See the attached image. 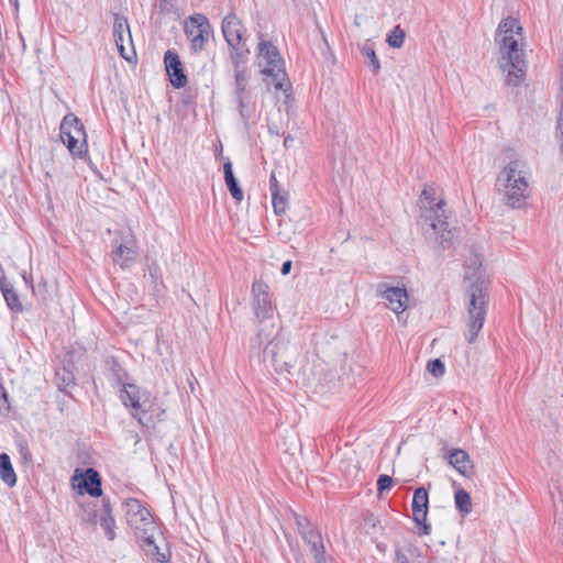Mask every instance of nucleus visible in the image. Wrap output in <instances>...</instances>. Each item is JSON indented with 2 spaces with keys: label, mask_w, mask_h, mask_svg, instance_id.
Returning <instances> with one entry per match:
<instances>
[{
  "label": "nucleus",
  "mask_w": 563,
  "mask_h": 563,
  "mask_svg": "<svg viewBox=\"0 0 563 563\" xmlns=\"http://www.w3.org/2000/svg\"><path fill=\"white\" fill-rule=\"evenodd\" d=\"M231 52V62L234 70L236 69H246V63L249 59V49H243V44L236 47H230Z\"/></svg>",
  "instance_id": "27"
},
{
  "label": "nucleus",
  "mask_w": 563,
  "mask_h": 563,
  "mask_svg": "<svg viewBox=\"0 0 563 563\" xmlns=\"http://www.w3.org/2000/svg\"><path fill=\"white\" fill-rule=\"evenodd\" d=\"M79 487L84 488L92 497H100L102 495V488L99 473L91 467L87 468L81 474Z\"/></svg>",
  "instance_id": "22"
},
{
  "label": "nucleus",
  "mask_w": 563,
  "mask_h": 563,
  "mask_svg": "<svg viewBox=\"0 0 563 563\" xmlns=\"http://www.w3.org/2000/svg\"><path fill=\"white\" fill-rule=\"evenodd\" d=\"M299 349L284 336L275 343L266 344L263 351V363H269L279 374L289 373L297 362Z\"/></svg>",
  "instance_id": "7"
},
{
  "label": "nucleus",
  "mask_w": 563,
  "mask_h": 563,
  "mask_svg": "<svg viewBox=\"0 0 563 563\" xmlns=\"http://www.w3.org/2000/svg\"><path fill=\"white\" fill-rule=\"evenodd\" d=\"M393 485V478L389 475H380L377 479V488L379 493L387 490Z\"/></svg>",
  "instance_id": "37"
},
{
  "label": "nucleus",
  "mask_w": 563,
  "mask_h": 563,
  "mask_svg": "<svg viewBox=\"0 0 563 563\" xmlns=\"http://www.w3.org/2000/svg\"><path fill=\"white\" fill-rule=\"evenodd\" d=\"M154 532H148V534H144L139 537L143 540V549L147 555L152 556L156 562L166 563L169 561V554L165 552H161L158 545L155 543L153 539Z\"/></svg>",
  "instance_id": "23"
},
{
  "label": "nucleus",
  "mask_w": 563,
  "mask_h": 563,
  "mask_svg": "<svg viewBox=\"0 0 563 563\" xmlns=\"http://www.w3.org/2000/svg\"><path fill=\"white\" fill-rule=\"evenodd\" d=\"M10 409L7 393L4 391V388L2 385H0V413L4 415L8 413Z\"/></svg>",
  "instance_id": "39"
},
{
  "label": "nucleus",
  "mask_w": 563,
  "mask_h": 563,
  "mask_svg": "<svg viewBox=\"0 0 563 563\" xmlns=\"http://www.w3.org/2000/svg\"><path fill=\"white\" fill-rule=\"evenodd\" d=\"M136 256L137 247L133 236H131L124 243H120L112 252L113 262L120 265L121 268L130 267L134 263Z\"/></svg>",
  "instance_id": "19"
},
{
  "label": "nucleus",
  "mask_w": 563,
  "mask_h": 563,
  "mask_svg": "<svg viewBox=\"0 0 563 563\" xmlns=\"http://www.w3.org/2000/svg\"><path fill=\"white\" fill-rule=\"evenodd\" d=\"M412 519L419 527L418 536H428L431 532V525L427 522L429 509V495L424 487H418L412 496Z\"/></svg>",
  "instance_id": "14"
},
{
  "label": "nucleus",
  "mask_w": 563,
  "mask_h": 563,
  "mask_svg": "<svg viewBox=\"0 0 563 563\" xmlns=\"http://www.w3.org/2000/svg\"><path fill=\"white\" fill-rule=\"evenodd\" d=\"M470 301L467 306L466 333L468 343H473L482 330L488 308V280L477 277L468 289Z\"/></svg>",
  "instance_id": "5"
},
{
  "label": "nucleus",
  "mask_w": 563,
  "mask_h": 563,
  "mask_svg": "<svg viewBox=\"0 0 563 563\" xmlns=\"http://www.w3.org/2000/svg\"><path fill=\"white\" fill-rule=\"evenodd\" d=\"M252 309L258 323L273 320L275 307L272 302L269 286L263 280H255L252 285Z\"/></svg>",
  "instance_id": "11"
},
{
  "label": "nucleus",
  "mask_w": 563,
  "mask_h": 563,
  "mask_svg": "<svg viewBox=\"0 0 563 563\" xmlns=\"http://www.w3.org/2000/svg\"><path fill=\"white\" fill-rule=\"evenodd\" d=\"M283 335L279 334V329L275 325L273 320L258 323L255 335L250 341L251 356H257L263 362V351L266 344L275 343Z\"/></svg>",
  "instance_id": "13"
},
{
  "label": "nucleus",
  "mask_w": 563,
  "mask_h": 563,
  "mask_svg": "<svg viewBox=\"0 0 563 563\" xmlns=\"http://www.w3.org/2000/svg\"><path fill=\"white\" fill-rule=\"evenodd\" d=\"M185 34L191 43V49L198 53L205 49L213 30L203 14L195 13L185 21Z\"/></svg>",
  "instance_id": "10"
},
{
  "label": "nucleus",
  "mask_w": 563,
  "mask_h": 563,
  "mask_svg": "<svg viewBox=\"0 0 563 563\" xmlns=\"http://www.w3.org/2000/svg\"><path fill=\"white\" fill-rule=\"evenodd\" d=\"M292 141L294 139L290 135H288L284 140V145L287 147Z\"/></svg>",
  "instance_id": "47"
},
{
  "label": "nucleus",
  "mask_w": 563,
  "mask_h": 563,
  "mask_svg": "<svg viewBox=\"0 0 563 563\" xmlns=\"http://www.w3.org/2000/svg\"><path fill=\"white\" fill-rule=\"evenodd\" d=\"M418 206L424 234L430 239L433 238L443 250L451 247L459 231L456 228H451L448 222L445 201L437 200L434 188L426 186Z\"/></svg>",
  "instance_id": "1"
},
{
  "label": "nucleus",
  "mask_w": 563,
  "mask_h": 563,
  "mask_svg": "<svg viewBox=\"0 0 563 563\" xmlns=\"http://www.w3.org/2000/svg\"><path fill=\"white\" fill-rule=\"evenodd\" d=\"M148 276L153 284H157L161 279V269L159 266L154 262L148 266Z\"/></svg>",
  "instance_id": "38"
},
{
  "label": "nucleus",
  "mask_w": 563,
  "mask_h": 563,
  "mask_svg": "<svg viewBox=\"0 0 563 563\" xmlns=\"http://www.w3.org/2000/svg\"><path fill=\"white\" fill-rule=\"evenodd\" d=\"M291 265H292L291 261L284 262V264L282 265L280 273L283 275H288L290 273Z\"/></svg>",
  "instance_id": "44"
},
{
  "label": "nucleus",
  "mask_w": 563,
  "mask_h": 563,
  "mask_svg": "<svg viewBox=\"0 0 563 563\" xmlns=\"http://www.w3.org/2000/svg\"><path fill=\"white\" fill-rule=\"evenodd\" d=\"M19 448H20V454L22 455V457L25 461H31L32 460V455H31V452L29 450V446H27L26 442H20L19 443Z\"/></svg>",
  "instance_id": "42"
},
{
  "label": "nucleus",
  "mask_w": 563,
  "mask_h": 563,
  "mask_svg": "<svg viewBox=\"0 0 563 563\" xmlns=\"http://www.w3.org/2000/svg\"><path fill=\"white\" fill-rule=\"evenodd\" d=\"M166 71L174 88H183L187 84V77L184 74L183 65L178 54L172 49L166 51L164 55Z\"/></svg>",
  "instance_id": "18"
},
{
  "label": "nucleus",
  "mask_w": 563,
  "mask_h": 563,
  "mask_svg": "<svg viewBox=\"0 0 563 563\" xmlns=\"http://www.w3.org/2000/svg\"><path fill=\"white\" fill-rule=\"evenodd\" d=\"M234 79H235V93L236 98L239 100V104L241 108L244 107L243 104V93L246 89L247 84V71L246 69H236L234 70Z\"/></svg>",
  "instance_id": "28"
},
{
  "label": "nucleus",
  "mask_w": 563,
  "mask_h": 563,
  "mask_svg": "<svg viewBox=\"0 0 563 563\" xmlns=\"http://www.w3.org/2000/svg\"><path fill=\"white\" fill-rule=\"evenodd\" d=\"M406 32L396 25L393 31L387 35L386 42L390 47L400 48L404 45Z\"/></svg>",
  "instance_id": "32"
},
{
  "label": "nucleus",
  "mask_w": 563,
  "mask_h": 563,
  "mask_svg": "<svg viewBox=\"0 0 563 563\" xmlns=\"http://www.w3.org/2000/svg\"><path fill=\"white\" fill-rule=\"evenodd\" d=\"M22 278H23V280H24V283L26 285H30L33 288V284H32L33 279H32V275L31 274H29L26 272H23L22 273Z\"/></svg>",
  "instance_id": "46"
},
{
  "label": "nucleus",
  "mask_w": 563,
  "mask_h": 563,
  "mask_svg": "<svg viewBox=\"0 0 563 563\" xmlns=\"http://www.w3.org/2000/svg\"><path fill=\"white\" fill-rule=\"evenodd\" d=\"M223 172H224V180L228 186V189L231 194V196L238 201L243 200V191L241 187L239 186V183L233 174L232 169V163L230 161H227L223 165Z\"/></svg>",
  "instance_id": "24"
},
{
  "label": "nucleus",
  "mask_w": 563,
  "mask_h": 563,
  "mask_svg": "<svg viewBox=\"0 0 563 563\" xmlns=\"http://www.w3.org/2000/svg\"><path fill=\"white\" fill-rule=\"evenodd\" d=\"M258 59L260 66L263 67L262 74L269 76L275 89L283 90L286 98H289L290 95L287 91L290 89V84L286 78L284 60L277 47L268 41H261L258 43Z\"/></svg>",
  "instance_id": "6"
},
{
  "label": "nucleus",
  "mask_w": 563,
  "mask_h": 563,
  "mask_svg": "<svg viewBox=\"0 0 563 563\" xmlns=\"http://www.w3.org/2000/svg\"><path fill=\"white\" fill-rule=\"evenodd\" d=\"M525 163L515 159L507 164L498 174L497 187L505 203L512 208H522L529 197V183Z\"/></svg>",
  "instance_id": "3"
},
{
  "label": "nucleus",
  "mask_w": 563,
  "mask_h": 563,
  "mask_svg": "<svg viewBox=\"0 0 563 563\" xmlns=\"http://www.w3.org/2000/svg\"><path fill=\"white\" fill-rule=\"evenodd\" d=\"M404 550L406 551V553L408 554L409 558H419L420 556V549L412 544V543H408L404 547Z\"/></svg>",
  "instance_id": "41"
},
{
  "label": "nucleus",
  "mask_w": 563,
  "mask_h": 563,
  "mask_svg": "<svg viewBox=\"0 0 563 563\" xmlns=\"http://www.w3.org/2000/svg\"><path fill=\"white\" fill-rule=\"evenodd\" d=\"M377 295L387 302V307L399 314L408 308L409 296L405 287L389 286L387 283L377 285Z\"/></svg>",
  "instance_id": "15"
},
{
  "label": "nucleus",
  "mask_w": 563,
  "mask_h": 563,
  "mask_svg": "<svg viewBox=\"0 0 563 563\" xmlns=\"http://www.w3.org/2000/svg\"><path fill=\"white\" fill-rule=\"evenodd\" d=\"M552 494L554 506V518L556 521H563V486L558 483L554 484V492Z\"/></svg>",
  "instance_id": "29"
},
{
  "label": "nucleus",
  "mask_w": 563,
  "mask_h": 563,
  "mask_svg": "<svg viewBox=\"0 0 563 563\" xmlns=\"http://www.w3.org/2000/svg\"><path fill=\"white\" fill-rule=\"evenodd\" d=\"M1 292L10 310L13 312H21L23 310L19 295L11 284L2 286Z\"/></svg>",
  "instance_id": "26"
},
{
  "label": "nucleus",
  "mask_w": 563,
  "mask_h": 563,
  "mask_svg": "<svg viewBox=\"0 0 563 563\" xmlns=\"http://www.w3.org/2000/svg\"><path fill=\"white\" fill-rule=\"evenodd\" d=\"M123 506L128 523L134 530L137 538L156 530L152 514L139 499L129 498L124 501Z\"/></svg>",
  "instance_id": "9"
},
{
  "label": "nucleus",
  "mask_w": 563,
  "mask_h": 563,
  "mask_svg": "<svg viewBox=\"0 0 563 563\" xmlns=\"http://www.w3.org/2000/svg\"><path fill=\"white\" fill-rule=\"evenodd\" d=\"M111 376L112 379L123 387V384H126L125 380L128 379V372L120 365V363L115 360H112L111 362Z\"/></svg>",
  "instance_id": "33"
},
{
  "label": "nucleus",
  "mask_w": 563,
  "mask_h": 563,
  "mask_svg": "<svg viewBox=\"0 0 563 563\" xmlns=\"http://www.w3.org/2000/svg\"><path fill=\"white\" fill-rule=\"evenodd\" d=\"M297 527L301 538L309 545V550L313 555L314 562L327 563L321 533L305 517L297 518Z\"/></svg>",
  "instance_id": "12"
},
{
  "label": "nucleus",
  "mask_w": 563,
  "mask_h": 563,
  "mask_svg": "<svg viewBox=\"0 0 563 563\" xmlns=\"http://www.w3.org/2000/svg\"><path fill=\"white\" fill-rule=\"evenodd\" d=\"M4 285H10V283L5 278L4 271H3L2 266H0V289Z\"/></svg>",
  "instance_id": "45"
},
{
  "label": "nucleus",
  "mask_w": 563,
  "mask_h": 563,
  "mask_svg": "<svg viewBox=\"0 0 563 563\" xmlns=\"http://www.w3.org/2000/svg\"><path fill=\"white\" fill-rule=\"evenodd\" d=\"M448 461L459 474L468 478L474 476V464L466 451L452 449L448 454Z\"/></svg>",
  "instance_id": "20"
},
{
  "label": "nucleus",
  "mask_w": 563,
  "mask_h": 563,
  "mask_svg": "<svg viewBox=\"0 0 563 563\" xmlns=\"http://www.w3.org/2000/svg\"><path fill=\"white\" fill-rule=\"evenodd\" d=\"M454 499H455V506L460 511L465 512V514H468L472 511V499H471L470 494L465 489H463V488L457 489L455 492Z\"/></svg>",
  "instance_id": "30"
},
{
  "label": "nucleus",
  "mask_w": 563,
  "mask_h": 563,
  "mask_svg": "<svg viewBox=\"0 0 563 563\" xmlns=\"http://www.w3.org/2000/svg\"><path fill=\"white\" fill-rule=\"evenodd\" d=\"M113 18V37L115 45L122 57L129 59V57L124 54L125 40H128L130 43L132 42V35L128 19L118 13H114Z\"/></svg>",
  "instance_id": "21"
},
{
  "label": "nucleus",
  "mask_w": 563,
  "mask_h": 563,
  "mask_svg": "<svg viewBox=\"0 0 563 563\" xmlns=\"http://www.w3.org/2000/svg\"><path fill=\"white\" fill-rule=\"evenodd\" d=\"M221 29L229 47L241 46L244 43V26L234 12L223 19Z\"/></svg>",
  "instance_id": "17"
},
{
  "label": "nucleus",
  "mask_w": 563,
  "mask_h": 563,
  "mask_svg": "<svg viewBox=\"0 0 563 563\" xmlns=\"http://www.w3.org/2000/svg\"><path fill=\"white\" fill-rule=\"evenodd\" d=\"M272 203L276 214H282L286 211L287 207V198L284 195H280L279 191H274L272 194Z\"/></svg>",
  "instance_id": "35"
},
{
  "label": "nucleus",
  "mask_w": 563,
  "mask_h": 563,
  "mask_svg": "<svg viewBox=\"0 0 563 563\" xmlns=\"http://www.w3.org/2000/svg\"><path fill=\"white\" fill-rule=\"evenodd\" d=\"M395 563H410L409 556L404 549H395Z\"/></svg>",
  "instance_id": "40"
},
{
  "label": "nucleus",
  "mask_w": 563,
  "mask_h": 563,
  "mask_svg": "<svg viewBox=\"0 0 563 563\" xmlns=\"http://www.w3.org/2000/svg\"><path fill=\"white\" fill-rule=\"evenodd\" d=\"M56 383L60 390H65L67 387L75 384V377L71 372L64 367L56 372Z\"/></svg>",
  "instance_id": "34"
},
{
  "label": "nucleus",
  "mask_w": 563,
  "mask_h": 563,
  "mask_svg": "<svg viewBox=\"0 0 563 563\" xmlns=\"http://www.w3.org/2000/svg\"><path fill=\"white\" fill-rule=\"evenodd\" d=\"M427 369L429 373H431L434 377L442 376L444 374V364L441 360L435 358L428 362Z\"/></svg>",
  "instance_id": "36"
},
{
  "label": "nucleus",
  "mask_w": 563,
  "mask_h": 563,
  "mask_svg": "<svg viewBox=\"0 0 563 563\" xmlns=\"http://www.w3.org/2000/svg\"><path fill=\"white\" fill-rule=\"evenodd\" d=\"M60 140L73 156L81 157L87 153V135L84 124L73 113L64 117L60 123Z\"/></svg>",
  "instance_id": "8"
},
{
  "label": "nucleus",
  "mask_w": 563,
  "mask_h": 563,
  "mask_svg": "<svg viewBox=\"0 0 563 563\" xmlns=\"http://www.w3.org/2000/svg\"><path fill=\"white\" fill-rule=\"evenodd\" d=\"M0 477L9 487H13L16 483V475L7 453L0 454Z\"/></svg>",
  "instance_id": "25"
},
{
  "label": "nucleus",
  "mask_w": 563,
  "mask_h": 563,
  "mask_svg": "<svg viewBox=\"0 0 563 563\" xmlns=\"http://www.w3.org/2000/svg\"><path fill=\"white\" fill-rule=\"evenodd\" d=\"M361 51H362L363 56L368 58L373 73L377 74L380 68V64H379L378 57L376 56L373 44L367 41L362 46Z\"/></svg>",
  "instance_id": "31"
},
{
  "label": "nucleus",
  "mask_w": 563,
  "mask_h": 563,
  "mask_svg": "<svg viewBox=\"0 0 563 563\" xmlns=\"http://www.w3.org/2000/svg\"><path fill=\"white\" fill-rule=\"evenodd\" d=\"M120 398L123 405L131 409V415L137 419L140 424L147 428L161 420L165 412L150 391L143 390L134 384H123Z\"/></svg>",
  "instance_id": "4"
},
{
  "label": "nucleus",
  "mask_w": 563,
  "mask_h": 563,
  "mask_svg": "<svg viewBox=\"0 0 563 563\" xmlns=\"http://www.w3.org/2000/svg\"><path fill=\"white\" fill-rule=\"evenodd\" d=\"M88 507L90 508V511L87 514V516L82 517V520L91 523H96L97 521H99L107 539L110 541L114 540L115 521L112 516V510L109 500L102 499V505L99 510L95 509V505Z\"/></svg>",
  "instance_id": "16"
},
{
  "label": "nucleus",
  "mask_w": 563,
  "mask_h": 563,
  "mask_svg": "<svg viewBox=\"0 0 563 563\" xmlns=\"http://www.w3.org/2000/svg\"><path fill=\"white\" fill-rule=\"evenodd\" d=\"M515 27L520 40H522V27L517 25L515 18L508 16L500 21L495 42L499 46L501 54L500 67L507 71V84L518 86L526 77V60L523 58V51L518 45V40L515 38Z\"/></svg>",
  "instance_id": "2"
},
{
  "label": "nucleus",
  "mask_w": 563,
  "mask_h": 563,
  "mask_svg": "<svg viewBox=\"0 0 563 563\" xmlns=\"http://www.w3.org/2000/svg\"><path fill=\"white\" fill-rule=\"evenodd\" d=\"M269 190L272 194H274V191H279L278 181L274 173L269 176Z\"/></svg>",
  "instance_id": "43"
}]
</instances>
